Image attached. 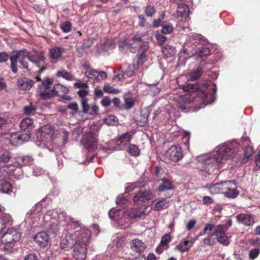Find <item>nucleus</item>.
Returning <instances> with one entry per match:
<instances>
[{"label":"nucleus","mask_w":260,"mask_h":260,"mask_svg":"<svg viewBox=\"0 0 260 260\" xmlns=\"http://www.w3.org/2000/svg\"><path fill=\"white\" fill-rule=\"evenodd\" d=\"M34 239L39 246L44 247L48 244L49 238L46 233L42 232L37 233Z\"/></svg>","instance_id":"obj_18"},{"label":"nucleus","mask_w":260,"mask_h":260,"mask_svg":"<svg viewBox=\"0 0 260 260\" xmlns=\"http://www.w3.org/2000/svg\"><path fill=\"white\" fill-rule=\"evenodd\" d=\"M124 109L126 110L130 109L134 106L133 100L129 97H124Z\"/></svg>","instance_id":"obj_46"},{"label":"nucleus","mask_w":260,"mask_h":260,"mask_svg":"<svg viewBox=\"0 0 260 260\" xmlns=\"http://www.w3.org/2000/svg\"><path fill=\"white\" fill-rule=\"evenodd\" d=\"M30 55V56H28V60L40 69L39 71L40 73L46 70L44 64L45 57L43 52H35Z\"/></svg>","instance_id":"obj_9"},{"label":"nucleus","mask_w":260,"mask_h":260,"mask_svg":"<svg viewBox=\"0 0 260 260\" xmlns=\"http://www.w3.org/2000/svg\"><path fill=\"white\" fill-rule=\"evenodd\" d=\"M228 183L224 181L212 184L209 187V191L212 194L223 193Z\"/></svg>","instance_id":"obj_20"},{"label":"nucleus","mask_w":260,"mask_h":260,"mask_svg":"<svg viewBox=\"0 0 260 260\" xmlns=\"http://www.w3.org/2000/svg\"><path fill=\"white\" fill-rule=\"evenodd\" d=\"M44 171L40 167L36 166L34 168L33 173L35 176H38L43 174Z\"/></svg>","instance_id":"obj_62"},{"label":"nucleus","mask_w":260,"mask_h":260,"mask_svg":"<svg viewBox=\"0 0 260 260\" xmlns=\"http://www.w3.org/2000/svg\"><path fill=\"white\" fill-rule=\"evenodd\" d=\"M139 49L138 50L139 52H146L147 51L149 48V46L147 42H144L139 45Z\"/></svg>","instance_id":"obj_54"},{"label":"nucleus","mask_w":260,"mask_h":260,"mask_svg":"<svg viewBox=\"0 0 260 260\" xmlns=\"http://www.w3.org/2000/svg\"><path fill=\"white\" fill-rule=\"evenodd\" d=\"M127 202V199L124 197L123 194H119L117 198L116 203L117 205H124Z\"/></svg>","instance_id":"obj_51"},{"label":"nucleus","mask_w":260,"mask_h":260,"mask_svg":"<svg viewBox=\"0 0 260 260\" xmlns=\"http://www.w3.org/2000/svg\"><path fill=\"white\" fill-rule=\"evenodd\" d=\"M85 75L89 79H93L94 82H99L100 81L99 79V74L98 72L95 70L87 71L85 73Z\"/></svg>","instance_id":"obj_34"},{"label":"nucleus","mask_w":260,"mask_h":260,"mask_svg":"<svg viewBox=\"0 0 260 260\" xmlns=\"http://www.w3.org/2000/svg\"><path fill=\"white\" fill-rule=\"evenodd\" d=\"M231 220H228L225 224H220L215 227L213 234L217 237L218 241L227 246L230 244V238L225 234V232L232 225Z\"/></svg>","instance_id":"obj_5"},{"label":"nucleus","mask_w":260,"mask_h":260,"mask_svg":"<svg viewBox=\"0 0 260 260\" xmlns=\"http://www.w3.org/2000/svg\"><path fill=\"white\" fill-rule=\"evenodd\" d=\"M52 83V79L47 78V79L41 83V84L38 86L37 89L38 92L42 97H45L49 95L50 85Z\"/></svg>","instance_id":"obj_16"},{"label":"nucleus","mask_w":260,"mask_h":260,"mask_svg":"<svg viewBox=\"0 0 260 260\" xmlns=\"http://www.w3.org/2000/svg\"><path fill=\"white\" fill-rule=\"evenodd\" d=\"M103 90L105 92L110 94H116L120 91L118 89L115 88L113 86H111L107 84L104 86Z\"/></svg>","instance_id":"obj_42"},{"label":"nucleus","mask_w":260,"mask_h":260,"mask_svg":"<svg viewBox=\"0 0 260 260\" xmlns=\"http://www.w3.org/2000/svg\"><path fill=\"white\" fill-rule=\"evenodd\" d=\"M71 23L69 21H66L61 24V28L64 32H69L71 30Z\"/></svg>","instance_id":"obj_50"},{"label":"nucleus","mask_w":260,"mask_h":260,"mask_svg":"<svg viewBox=\"0 0 260 260\" xmlns=\"http://www.w3.org/2000/svg\"><path fill=\"white\" fill-rule=\"evenodd\" d=\"M131 247L134 251L140 253L145 250L146 245L142 240L135 239L131 241Z\"/></svg>","instance_id":"obj_22"},{"label":"nucleus","mask_w":260,"mask_h":260,"mask_svg":"<svg viewBox=\"0 0 260 260\" xmlns=\"http://www.w3.org/2000/svg\"><path fill=\"white\" fill-rule=\"evenodd\" d=\"M137 187L138 185L136 183H127L125 188V192L126 193H128L131 191H132Z\"/></svg>","instance_id":"obj_53"},{"label":"nucleus","mask_w":260,"mask_h":260,"mask_svg":"<svg viewBox=\"0 0 260 260\" xmlns=\"http://www.w3.org/2000/svg\"><path fill=\"white\" fill-rule=\"evenodd\" d=\"M125 214L130 218H136L141 217V216L144 214V212L143 211H141L139 208H136L126 211Z\"/></svg>","instance_id":"obj_32"},{"label":"nucleus","mask_w":260,"mask_h":260,"mask_svg":"<svg viewBox=\"0 0 260 260\" xmlns=\"http://www.w3.org/2000/svg\"><path fill=\"white\" fill-rule=\"evenodd\" d=\"M21 162L16 161L13 165L5 166L7 168L10 169V171H13L15 167H21L22 166L31 165L33 162V158L29 156H23L20 158Z\"/></svg>","instance_id":"obj_15"},{"label":"nucleus","mask_w":260,"mask_h":260,"mask_svg":"<svg viewBox=\"0 0 260 260\" xmlns=\"http://www.w3.org/2000/svg\"><path fill=\"white\" fill-rule=\"evenodd\" d=\"M88 92L87 89H80L78 91V94L82 98V100L86 99L85 97L87 95Z\"/></svg>","instance_id":"obj_63"},{"label":"nucleus","mask_w":260,"mask_h":260,"mask_svg":"<svg viewBox=\"0 0 260 260\" xmlns=\"http://www.w3.org/2000/svg\"><path fill=\"white\" fill-rule=\"evenodd\" d=\"M183 152L179 145L172 146L166 152V158L173 162H177L183 157Z\"/></svg>","instance_id":"obj_10"},{"label":"nucleus","mask_w":260,"mask_h":260,"mask_svg":"<svg viewBox=\"0 0 260 260\" xmlns=\"http://www.w3.org/2000/svg\"><path fill=\"white\" fill-rule=\"evenodd\" d=\"M171 239V236L169 234H165L161 239L160 244L164 246H168V244Z\"/></svg>","instance_id":"obj_48"},{"label":"nucleus","mask_w":260,"mask_h":260,"mask_svg":"<svg viewBox=\"0 0 260 260\" xmlns=\"http://www.w3.org/2000/svg\"><path fill=\"white\" fill-rule=\"evenodd\" d=\"M203 73V70L199 67L197 69L188 74V78L190 80H197L200 78Z\"/></svg>","instance_id":"obj_28"},{"label":"nucleus","mask_w":260,"mask_h":260,"mask_svg":"<svg viewBox=\"0 0 260 260\" xmlns=\"http://www.w3.org/2000/svg\"><path fill=\"white\" fill-rule=\"evenodd\" d=\"M123 213V212L121 210L113 208L109 211V215L112 219L117 221Z\"/></svg>","instance_id":"obj_35"},{"label":"nucleus","mask_w":260,"mask_h":260,"mask_svg":"<svg viewBox=\"0 0 260 260\" xmlns=\"http://www.w3.org/2000/svg\"><path fill=\"white\" fill-rule=\"evenodd\" d=\"M227 189L223 192L224 196L228 198L235 199L239 194V192L236 189V184L234 181H226Z\"/></svg>","instance_id":"obj_14"},{"label":"nucleus","mask_w":260,"mask_h":260,"mask_svg":"<svg viewBox=\"0 0 260 260\" xmlns=\"http://www.w3.org/2000/svg\"><path fill=\"white\" fill-rule=\"evenodd\" d=\"M172 188L171 184L170 181L167 180H163V183L160 185L158 189L159 191H165L168 189H171Z\"/></svg>","instance_id":"obj_43"},{"label":"nucleus","mask_w":260,"mask_h":260,"mask_svg":"<svg viewBox=\"0 0 260 260\" xmlns=\"http://www.w3.org/2000/svg\"><path fill=\"white\" fill-rule=\"evenodd\" d=\"M34 84L33 80L26 78H21L17 81V86L19 88L24 90H29Z\"/></svg>","instance_id":"obj_21"},{"label":"nucleus","mask_w":260,"mask_h":260,"mask_svg":"<svg viewBox=\"0 0 260 260\" xmlns=\"http://www.w3.org/2000/svg\"><path fill=\"white\" fill-rule=\"evenodd\" d=\"M132 41L134 42L131 45L130 50L131 52H135L136 51L137 47L134 46L135 44L140 45L143 42L142 35L141 34H137L133 38Z\"/></svg>","instance_id":"obj_31"},{"label":"nucleus","mask_w":260,"mask_h":260,"mask_svg":"<svg viewBox=\"0 0 260 260\" xmlns=\"http://www.w3.org/2000/svg\"><path fill=\"white\" fill-rule=\"evenodd\" d=\"M260 253V249L258 248L251 249L249 252V258L253 260L255 259Z\"/></svg>","instance_id":"obj_47"},{"label":"nucleus","mask_w":260,"mask_h":260,"mask_svg":"<svg viewBox=\"0 0 260 260\" xmlns=\"http://www.w3.org/2000/svg\"><path fill=\"white\" fill-rule=\"evenodd\" d=\"M129 154L134 156H137L140 154V149L136 145L130 144L127 148Z\"/></svg>","instance_id":"obj_38"},{"label":"nucleus","mask_w":260,"mask_h":260,"mask_svg":"<svg viewBox=\"0 0 260 260\" xmlns=\"http://www.w3.org/2000/svg\"><path fill=\"white\" fill-rule=\"evenodd\" d=\"M104 120L106 124L111 125H116L118 122L117 118L113 115L108 116Z\"/></svg>","instance_id":"obj_41"},{"label":"nucleus","mask_w":260,"mask_h":260,"mask_svg":"<svg viewBox=\"0 0 260 260\" xmlns=\"http://www.w3.org/2000/svg\"><path fill=\"white\" fill-rule=\"evenodd\" d=\"M20 238V234L14 228H10L8 229L7 231L1 237V241L6 244L5 249L9 252H12L13 249L12 247H11V249H9L10 245L13 242L18 241Z\"/></svg>","instance_id":"obj_6"},{"label":"nucleus","mask_w":260,"mask_h":260,"mask_svg":"<svg viewBox=\"0 0 260 260\" xmlns=\"http://www.w3.org/2000/svg\"><path fill=\"white\" fill-rule=\"evenodd\" d=\"M53 133V132L51 126L46 125L41 128V131L37 135V138L38 139L40 140L42 144L46 147V143L51 142Z\"/></svg>","instance_id":"obj_11"},{"label":"nucleus","mask_w":260,"mask_h":260,"mask_svg":"<svg viewBox=\"0 0 260 260\" xmlns=\"http://www.w3.org/2000/svg\"><path fill=\"white\" fill-rule=\"evenodd\" d=\"M235 145H238L236 141L222 144L215 148L209 154L202 155L200 158V161L203 162L204 167L201 170L203 175H210L214 173L216 170L221 168V165L232 158L233 156L238 152V148Z\"/></svg>","instance_id":"obj_3"},{"label":"nucleus","mask_w":260,"mask_h":260,"mask_svg":"<svg viewBox=\"0 0 260 260\" xmlns=\"http://www.w3.org/2000/svg\"><path fill=\"white\" fill-rule=\"evenodd\" d=\"M162 53L167 57L173 56L175 53V48L171 46L167 45L162 49Z\"/></svg>","instance_id":"obj_37"},{"label":"nucleus","mask_w":260,"mask_h":260,"mask_svg":"<svg viewBox=\"0 0 260 260\" xmlns=\"http://www.w3.org/2000/svg\"><path fill=\"white\" fill-rule=\"evenodd\" d=\"M153 209L155 211H159L164 209H166L169 207V202L164 199H161L155 203H152Z\"/></svg>","instance_id":"obj_25"},{"label":"nucleus","mask_w":260,"mask_h":260,"mask_svg":"<svg viewBox=\"0 0 260 260\" xmlns=\"http://www.w3.org/2000/svg\"><path fill=\"white\" fill-rule=\"evenodd\" d=\"M81 102L83 112L84 113H87L89 110V106L87 104V100L82 99Z\"/></svg>","instance_id":"obj_56"},{"label":"nucleus","mask_w":260,"mask_h":260,"mask_svg":"<svg viewBox=\"0 0 260 260\" xmlns=\"http://www.w3.org/2000/svg\"><path fill=\"white\" fill-rule=\"evenodd\" d=\"M189 139H190L189 133L187 131L184 132L183 136H182V139H183V143H184L185 145H188Z\"/></svg>","instance_id":"obj_60"},{"label":"nucleus","mask_w":260,"mask_h":260,"mask_svg":"<svg viewBox=\"0 0 260 260\" xmlns=\"http://www.w3.org/2000/svg\"><path fill=\"white\" fill-rule=\"evenodd\" d=\"M36 111V108L35 106H32V105L25 106L23 108L24 113L27 115L34 114L35 113Z\"/></svg>","instance_id":"obj_44"},{"label":"nucleus","mask_w":260,"mask_h":260,"mask_svg":"<svg viewBox=\"0 0 260 260\" xmlns=\"http://www.w3.org/2000/svg\"><path fill=\"white\" fill-rule=\"evenodd\" d=\"M28 56H30L29 52L24 49L14 51L12 53L11 55L10 56V59L11 61V68L14 73L17 72V62L19 58H20L19 62L22 68L25 69H28V65L26 59L28 60Z\"/></svg>","instance_id":"obj_4"},{"label":"nucleus","mask_w":260,"mask_h":260,"mask_svg":"<svg viewBox=\"0 0 260 260\" xmlns=\"http://www.w3.org/2000/svg\"><path fill=\"white\" fill-rule=\"evenodd\" d=\"M177 13L181 17H187L189 14V8L188 6L184 4L178 5Z\"/></svg>","instance_id":"obj_27"},{"label":"nucleus","mask_w":260,"mask_h":260,"mask_svg":"<svg viewBox=\"0 0 260 260\" xmlns=\"http://www.w3.org/2000/svg\"><path fill=\"white\" fill-rule=\"evenodd\" d=\"M1 190L5 193H10L12 190V186L11 183L5 182L1 184Z\"/></svg>","instance_id":"obj_40"},{"label":"nucleus","mask_w":260,"mask_h":260,"mask_svg":"<svg viewBox=\"0 0 260 260\" xmlns=\"http://www.w3.org/2000/svg\"><path fill=\"white\" fill-rule=\"evenodd\" d=\"M253 153V148L250 146H246L244 149V157L242 160V162L246 163L250 157L252 156Z\"/></svg>","instance_id":"obj_39"},{"label":"nucleus","mask_w":260,"mask_h":260,"mask_svg":"<svg viewBox=\"0 0 260 260\" xmlns=\"http://www.w3.org/2000/svg\"><path fill=\"white\" fill-rule=\"evenodd\" d=\"M153 195L151 190H140L134 197L133 201L135 204H140L145 203L151 199Z\"/></svg>","instance_id":"obj_13"},{"label":"nucleus","mask_w":260,"mask_h":260,"mask_svg":"<svg viewBox=\"0 0 260 260\" xmlns=\"http://www.w3.org/2000/svg\"><path fill=\"white\" fill-rule=\"evenodd\" d=\"M44 221L50 233L56 235L61 226L68 225L63 232L60 243L61 249L73 247V256L76 260H84L86 247L90 242L91 232L74 221L60 209L48 210Z\"/></svg>","instance_id":"obj_1"},{"label":"nucleus","mask_w":260,"mask_h":260,"mask_svg":"<svg viewBox=\"0 0 260 260\" xmlns=\"http://www.w3.org/2000/svg\"><path fill=\"white\" fill-rule=\"evenodd\" d=\"M81 143L83 146L89 151H93L98 148L97 138L91 131L84 134Z\"/></svg>","instance_id":"obj_7"},{"label":"nucleus","mask_w":260,"mask_h":260,"mask_svg":"<svg viewBox=\"0 0 260 260\" xmlns=\"http://www.w3.org/2000/svg\"><path fill=\"white\" fill-rule=\"evenodd\" d=\"M42 210V203L41 202L37 203L29 211L31 213H39Z\"/></svg>","instance_id":"obj_55"},{"label":"nucleus","mask_w":260,"mask_h":260,"mask_svg":"<svg viewBox=\"0 0 260 260\" xmlns=\"http://www.w3.org/2000/svg\"><path fill=\"white\" fill-rule=\"evenodd\" d=\"M132 135L129 132L125 133L121 135L116 140V144L120 145L122 143L129 142L132 139Z\"/></svg>","instance_id":"obj_29"},{"label":"nucleus","mask_w":260,"mask_h":260,"mask_svg":"<svg viewBox=\"0 0 260 260\" xmlns=\"http://www.w3.org/2000/svg\"><path fill=\"white\" fill-rule=\"evenodd\" d=\"M124 238L122 236H117L115 239L114 240V242L115 243L117 247H121L124 243Z\"/></svg>","instance_id":"obj_57"},{"label":"nucleus","mask_w":260,"mask_h":260,"mask_svg":"<svg viewBox=\"0 0 260 260\" xmlns=\"http://www.w3.org/2000/svg\"><path fill=\"white\" fill-rule=\"evenodd\" d=\"M74 86L75 88H81V89H87L88 88V86L86 83H82L80 81L75 83Z\"/></svg>","instance_id":"obj_59"},{"label":"nucleus","mask_w":260,"mask_h":260,"mask_svg":"<svg viewBox=\"0 0 260 260\" xmlns=\"http://www.w3.org/2000/svg\"><path fill=\"white\" fill-rule=\"evenodd\" d=\"M156 38L159 45H162L167 40V38L161 34H157Z\"/></svg>","instance_id":"obj_58"},{"label":"nucleus","mask_w":260,"mask_h":260,"mask_svg":"<svg viewBox=\"0 0 260 260\" xmlns=\"http://www.w3.org/2000/svg\"><path fill=\"white\" fill-rule=\"evenodd\" d=\"M190 247V244L188 243L185 238L182 242H180L176 246L177 250L181 252H184L188 250Z\"/></svg>","instance_id":"obj_36"},{"label":"nucleus","mask_w":260,"mask_h":260,"mask_svg":"<svg viewBox=\"0 0 260 260\" xmlns=\"http://www.w3.org/2000/svg\"><path fill=\"white\" fill-rule=\"evenodd\" d=\"M12 157V153L9 151L5 150L0 153V163L6 164Z\"/></svg>","instance_id":"obj_33"},{"label":"nucleus","mask_w":260,"mask_h":260,"mask_svg":"<svg viewBox=\"0 0 260 260\" xmlns=\"http://www.w3.org/2000/svg\"><path fill=\"white\" fill-rule=\"evenodd\" d=\"M20 126L21 130L24 131H27V132H29L34 127V121L30 118H24L22 120Z\"/></svg>","instance_id":"obj_24"},{"label":"nucleus","mask_w":260,"mask_h":260,"mask_svg":"<svg viewBox=\"0 0 260 260\" xmlns=\"http://www.w3.org/2000/svg\"><path fill=\"white\" fill-rule=\"evenodd\" d=\"M210 50L207 47L199 48L198 54L199 56H207L210 54Z\"/></svg>","instance_id":"obj_45"},{"label":"nucleus","mask_w":260,"mask_h":260,"mask_svg":"<svg viewBox=\"0 0 260 260\" xmlns=\"http://www.w3.org/2000/svg\"><path fill=\"white\" fill-rule=\"evenodd\" d=\"M30 135L29 133L26 134H12L10 138V142L12 145L17 146L21 145L24 142H27L29 140Z\"/></svg>","instance_id":"obj_12"},{"label":"nucleus","mask_w":260,"mask_h":260,"mask_svg":"<svg viewBox=\"0 0 260 260\" xmlns=\"http://www.w3.org/2000/svg\"><path fill=\"white\" fill-rule=\"evenodd\" d=\"M206 92L199 90L198 84H189L183 87V90L189 93L179 96L177 105L183 112L197 111L204 108L206 105L212 103L215 100L217 87L214 83L206 87Z\"/></svg>","instance_id":"obj_2"},{"label":"nucleus","mask_w":260,"mask_h":260,"mask_svg":"<svg viewBox=\"0 0 260 260\" xmlns=\"http://www.w3.org/2000/svg\"><path fill=\"white\" fill-rule=\"evenodd\" d=\"M11 222L12 217L9 214L2 213L0 215V234Z\"/></svg>","instance_id":"obj_23"},{"label":"nucleus","mask_w":260,"mask_h":260,"mask_svg":"<svg viewBox=\"0 0 260 260\" xmlns=\"http://www.w3.org/2000/svg\"><path fill=\"white\" fill-rule=\"evenodd\" d=\"M10 57L7 53L6 52H2L0 53V62H4L6 61Z\"/></svg>","instance_id":"obj_61"},{"label":"nucleus","mask_w":260,"mask_h":260,"mask_svg":"<svg viewBox=\"0 0 260 260\" xmlns=\"http://www.w3.org/2000/svg\"><path fill=\"white\" fill-rule=\"evenodd\" d=\"M101 103L103 106L107 107L110 105L111 101L109 97L105 96Z\"/></svg>","instance_id":"obj_64"},{"label":"nucleus","mask_w":260,"mask_h":260,"mask_svg":"<svg viewBox=\"0 0 260 260\" xmlns=\"http://www.w3.org/2000/svg\"><path fill=\"white\" fill-rule=\"evenodd\" d=\"M62 49L59 47L52 48L49 50V57L51 59L59 58L62 54Z\"/></svg>","instance_id":"obj_26"},{"label":"nucleus","mask_w":260,"mask_h":260,"mask_svg":"<svg viewBox=\"0 0 260 260\" xmlns=\"http://www.w3.org/2000/svg\"><path fill=\"white\" fill-rule=\"evenodd\" d=\"M145 13L147 17H151L155 14V10L153 6H147L145 9Z\"/></svg>","instance_id":"obj_49"},{"label":"nucleus","mask_w":260,"mask_h":260,"mask_svg":"<svg viewBox=\"0 0 260 260\" xmlns=\"http://www.w3.org/2000/svg\"><path fill=\"white\" fill-rule=\"evenodd\" d=\"M173 29V26L170 24H166L162 26L161 32L162 34H170Z\"/></svg>","instance_id":"obj_52"},{"label":"nucleus","mask_w":260,"mask_h":260,"mask_svg":"<svg viewBox=\"0 0 260 260\" xmlns=\"http://www.w3.org/2000/svg\"><path fill=\"white\" fill-rule=\"evenodd\" d=\"M237 220L246 226H251L253 224L254 221L253 217L250 214L240 213L236 216Z\"/></svg>","instance_id":"obj_19"},{"label":"nucleus","mask_w":260,"mask_h":260,"mask_svg":"<svg viewBox=\"0 0 260 260\" xmlns=\"http://www.w3.org/2000/svg\"><path fill=\"white\" fill-rule=\"evenodd\" d=\"M53 91L56 95L60 96L62 99L67 100H71L70 96L66 95L69 91L68 88L67 87L60 84H55L54 86Z\"/></svg>","instance_id":"obj_17"},{"label":"nucleus","mask_w":260,"mask_h":260,"mask_svg":"<svg viewBox=\"0 0 260 260\" xmlns=\"http://www.w3.org/2000/svg\"><path fill=\"white\" fill-rule=\"evenodd\" d=\"M56 76L57 77L62 78L68 81H72L74 80V76L73 75L65 70L58 71L56 73Z\"/></svg>","instance_id":"obj_30"},{"label":"nucleus","mask_w":260,"mask_h":260,"mask_svg":"<svg viewBox=\"0 0 260 260\" xmlns=\"http://www.w3.org/2000/svg\"><path fill=\"white\" fill-rule=\"evenodd\" d=\"M207 39L200 34L191 33L188 35L185 42L184 47L186 49L192 50L196 48L198 45L205 44Z\"/></svg>","instance_id":"obj_8"}]
</instances>
